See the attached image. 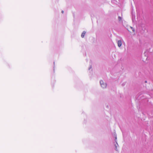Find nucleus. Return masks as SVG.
Instances as JSON below:
<instances>
[{"mask_svg":"<svg viewBox=\"0 0 153 153\" xmlns=\"http://www.w3.org/2000/svg\"><path fill=\"white\" fill-rule=\"evenodd\" d=\"M100 83L102 88H105L107 86V84L105 82H104L102 80L100 81Z\"/></svg>","mask_w":153,"mask_h":153,"instance_id":"nucleus-1","label":"nucleus"},{"mask_svg":"<svg viewBox=\"0 0 153 153\" xmlns=\"http://www.w3.org/2000/svg\"><path fill=\"white\" fill-rule=\"evenodd\" d=\"M117 45L119 47H120L122 45V41L121 40H120L117 42Z\"/></svg>","mask_w":153,"mask_h":153,"instance_id":"nucleus-2","label":"nucleus"},{"mask_svg":"<svg viewBox=\"0 0 153 153\" xmlns=\"http://www.w3.org/2000/svg\"><path fill=\"white\" fill-rule=\"evenodd\" d=\"M117 139V137H115V141H116V144H114V145L115 146V150L116 151H117V146H118V144L117 142V141H116V139Z\"/></svg>","mask_w":153,"mask_h":153,"instance_id":"nucleus-3","label":"nucleus"},{"mask_svg":"<svg viewBox=\"0 0 153 153\" xmlns=\"http://www.w3.org/2000/svg\"><path fill=\"white\" fill-rule=\"evenodd\" d=\"M85 33H86V32L85 31H83L82 32V33L81 34V37L82 38L84 37Z\"/></svg>","mask_w":153,"mask_h":153,"instance_id":"nucleus-4","label":"nucleus"},{"mask_svg":"<svg viewBox=\"0 0 153 153\" xmlns=\"http://www.w3.org/2000/svg\"><path fill=\"white\" fill-rule=\"evenodd\" d=\"M119 20V21H120L121 20V17H120V16L118 17Z\"/></svg>","mask_w":153,"mask_h":153,"instance_id":"nucleus-5","label":"nucleus"},{"mask_svg":"<svg viewBox=\"0 0 153 153\" xmlns=\"http://www.w3.org/2000/svg\"><path fill=\"white\" fill-rule=\"evenodd\" d=\"M91 68H92L91 66H90L89 67V68H88V69H89V70H90V69H91Z\"/></svg>","mask_w":153,"mask_h":153,"instance_id":"nucleus-6","label":"nucleus"},{"mask_svg":"<svg viewBox=\"0 0 153 153\" xmlns=\"http://www.w3.org/2000/svg\"><path fill=\"white\" fill-rule=\"evenodd\" d=\"M131 28L132 29V30H133V32H134V31H135V30H134V29H133L132 27H131Z\"/></svg>","mask_w":153,"mask_h":153,"instance_id":"nucleus-7","label":"nucleus"},{"mask_svg":"<svg viewBox=\"0 0 153 153\" xmlns=\"http://www.w3.org/2000/svg\"><path fill=\"white\" fill-rule=\"evenodd\" d=\"M62 13H64V11H63V10H62Z\"/></svg>","mask_w":153,"mask_h":153,"instance_id":"nucleus-8","label":"nucleus"},{"mask_svg":"<svg viewBox=\"0 0 153 153\" xmlns=\"http://www.w3.org/2000/svg\"><path fill=\"white\" fill-rule=\"evenodd\" d=\"M53 70L54 71V66L53 67Z\"/></svg>","mask_w":153,"mask_h":153,"instance_id":"nucleus-9","label":"nucleus"},{"mask_svg":"<svg viewBox=\"0 0 153 153\" xmlns=\"http://www.w3.org/2000/svg\"><path fill=\"white\" fill-rule=\"evenodd\" d=\"M53 64H55V62H53Z\"/></svg>","mask_w":153,"mask_h":153,"instance_id":"nucleus-10","label":"nucleus"},{"mask_svg":"<svg viewBox=\"0 0 153 153\" xmlns=\"http://www.w3.org/2000/svg\"><path fill=\"white\" fill-rule=\"evenodd\" d=\"M145 82H147L146 81H145Z\"/></svg>","mask_w":153,"mask_h":153,"instance_id":"nucleus-11","label":"nucleus"}]
</instances>
